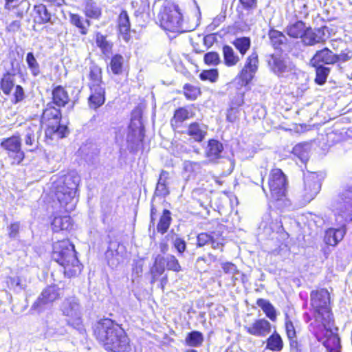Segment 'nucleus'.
<instances>
[{
    "mask_svg": "<svg viewBox=\"0 0 352 352\" xmlns=\"http://www.w3.org/2000/svg\"><path fill=\"white\" fill-rule=\"evenodd\" d=\"M309 296L312 316L306 314V321L314 320L309 325L310 331L328 352H341L340 338L333 332L338 328L335 327L330 292L327 288L316 287L310 292Z\"/></svg>",
    "mask_w": 352,
    "mask_h": 352,
    "instance_id": "obj_1",
    "label": "nucleus"
},
{
    "mask_svg": "<svg viewBox=\"0 0 352 352\" xmlns=\"http://www.w3.org/2000/svg\"><path fill=\"white\" fill-rule=\"evenodd\" d=\"M219 227V230L217 231L211 232V240L209 243H210L212 248L214 250H219L221 252L223 251V248L225 245V237L223 236L222 229L223 226L220 223L218 224Z\"/></svg>",
    "mask_w": 352,
    "mask_h": 352,
    "instance_id": "obj_38",
    "label": "nucleus"
},
{
    "mask_svg": "<svg viewBox=\"0 0 352 352\" xmlns=\"http://www.w3.org/2000/svg\"><path fill=\"white\" fill-rule=\"evenodd\" d=\"M346 232L345 225H342L338 228H329L325 231L324 242L328 245L336 246L343 239Z\"/></svg>",
    "mask_w": 352,
    "mask_h": 352,
    "instance_id": "obj_24",
    "label": "nucleus"
},
{
    "mask_svg": "<svg viewBox=\"0 0 352 352\" xmlns=\"http://www.w3.org/2000/svg\"><path fill=\"white\" fill-rule=\"evenodd\" d=\"M243 328L249 335L258 338H265L272 331L271 323L264 318H256L251 324L244 325Z\"/></svg>",
    "mask_w": 352,
    "mask_h": 352,
    "instance_id": "obj_18",
    "label": "nucleus"
},
{
    "mask_svg": "<svg viewBox=\"0 0 352 352\" xmlns=\"http://www.w3.org/2000/svg\"><path fill=\"white\" fill-rule=\"evenodd\" d=\"M289 341V345L290 350L293 352H301L302 351V345L300 343L296 340V337L287 338Z\"/></svg>",
    "mask_w": 352,
    "mask_h": 352,
    "instance_id": "obj_64",
    "label": "nucleus"
},
{
    "mask_svg": "<svg viewBox=\"0 0 352 352\" xmlns=\"http://www.w3.org/2000/svg\"><path fill=\"white\" fill-rule=\"evenodd\" d=\"M70 23L78 29L81 35H87L89 32V29L91 23L89 19H85L78 14L70 13L69 15Z\"/></svg>",
    "mask_w": 352,
    "mask_h": 352,
    "instance_id": "obj_31",
    "label": "nucleus"
},
{
    "mask_svg": "<svg viewBox=\"0 0 352 352\" xmlns=\"http://www.w3.org/2000/svg\"><path fill=\"white\" fill-rule=\"evenodd\" d=\"M132 6L135 9V12L140 14L144 13L149 8V4L147 1L140 0V2L136 1L132 2Z\"/></svg>",
    "mask_w": 352,
    "mask_h": 352,
    "instance_id": "obj_59",
    "label": "nucleus"
},
{
    "mask_svg": "<svg viewBox=\"0 0 352 352\" xmlns=\"http://www.w3.org/2000/svg\"><path fill=\"white\" fill-rule=\"evenodd\" d=\"M307 147V143H298L293 147L292 151V153L298 157L304 164H306L309 160Z\"/></svg>",
    "mask_w": 352,
    "mask_h": 352,
    "instance_id": "obj_43",
    "label": "nucleus"
},
{
    "mask_svg": "<svg viewBox=\"0 0 352 352\" xmlns=\"http://www.w3.org/2000/svg\"><path fill=\"white\" fill-rule=\"evenodd\" d=\"M173 246L179 254H183L186 250V243L184 239L181 237H177L175 239Z\"/></svg>",
    "mask_w": 352,
    "mask_h": 352,
    "instance_id": "obj_60",
    "label": "nucleus"
},
{
    "mask_svg": "<svg viewBox=\"0 0 352 352\" xmlns=\"http://www.w3.org/2000/svg\"><path fill=\"white\" fill-rule=\"evenodd\" d=\"M51 261L62 267L65 278L72 279L80 276L83 264L78 257L74 244L67 238L56 241L52 245Z\"/></svg>",
    "mask_w": 352,
    "mask_h": 352,
    "instance_id": "obj_3",
    "label": "nucleus"
},
{
    "mask_svg": "<svg viewBox=\"0 0 352 352\" xmlns=\"http://www.w3.org/2000/svg\"><path fill=\"white\" fill-rule=\"evenodd\" d=\"M327 31L325 25L313 28L302 20L289 23L285 28V32L290 38L300 41L304 46L324 44L328 38Z\"/></svg>",
    "mask_w": 352,
    "mask_h": 352,
    "instance_id": "obj_4",
    "label": "nucleus"
},
{
    "mask_svg": "<svg viewBox=\"0 0 352 352\" xmlns=\"http://www.w3.org/2000/svg\"><path fill=\"white\" fill-rule=\"evenodd\" d=\"M93 336L108 352H130V339L122 324L103 318L93 326Z\"/></svg>",
    "mask_w": 352,
    "mask_h": 352,
    "instance_id": "obj_2",
    "label": "nucleus"
},
{
    "mask_svg": "<svg viewBox=\"0 0 352 352\" xmlns=\"http://www.w3.org/2000/svg\"><path fill=\"white\" fill-rule=\"evenodd\" d=\"M94 40L96 46L100 49L102 54L109 56L113 52V43L107 39V36L100 32L94 33Z\"/></svg>",
    "mask_w": 352,
    "mask_h": 352,
    "instance_id": "obj_29",
    "label": "nucleus"
},
{
    "mask_svg": "<svg viewBox=\"0 0 352 352\" xmlns=\"http://www.w3.org/2000/svg\"><path fill=\"white\" fill-rule=\"evenodd\" d=\"M218 77L219 73L217 69H205L199 74V78L201 80H208L211 82H214Z\"/></svg>",
    "mask_w": 352,
    "mask_h": 352,
    "instance_id": "obj_48",
    "label": "nucleus"
},
{
    "mask_svg": "<svg viewBox=\"0 0 352 352\" xmlns=\"http://www.w3.org/2000/svg\"><path fill=\"white\" fill-rule=\"evenodd\" d=\"M62 311L63 315L67 316H73L76 314L75 305L74 302H67L63 305Z\"/></svg>",
    "mask_w": 352,
    "mask_h": 352,
    "instance_id": "obj_62",
    "label": "nucleus"
},
{
    "mask_svg": "<svg viewBox=\"0 0 352 352\" xmlns=\"http://www.w3.org/2000/svg\"><path fill=\"white\" fill-rule=\"evenodd\" d=\"M80 93V91H78L77 95L71 98L65 86L53 84L51 87V101L49 103L59 108L67 106L73 108L79 102Z\"/></svg>",
    "mask_w": 352,
    "mask_h": 352,
    "instance_id": "obj_12",
    "label": "nucleus"
},
{
    "mask_svg": "<svg viewBox=\"0 0 352 352\" xmlns=\"http://www.w3.org/2000/svg\"><path fill=\"white\" fill-rule=\"evenodd\" d=\"M164 272V267L162 265H157V261H155L153 266L149 270V274L151 275V283L153 284L155 282L158 280L160 276L163 275Z\"/></svg>",
    "mask_w": 352,
    "mask_h": 352,
    "instance_id": "obj_46",
    "label": "nucleus"
},
{
    "mask_svg": "<svg viewBox=\"0 0 352 352\" xmlns=\"http://www.w3.org/2000/svg\"><path fill=\"white\" fill-rule=\"evenodd\" d=\"M316 69V77L314 79L315 82L318 85H324L330 73V69L322 65L311 63Z\"/></svg>",
    "mask_w": 352,
    "mask_h": 352,
    "instance_id": "obj_40",
    "label": "nucleus"
},
{
    "mask_svg": "<svg viewBox=\"0 0 352 352\" xmlns=\"http://www.w3.org/2000/svg\"><path fill=\"white\" fill-rule=\"evenodd\" d=\"M222 54L223 63L227 67H234L240 61L239 56L230 45H224L222 47Z\"/></svg>",
    "mask_w": 352,
    "mask_h": 352,
    "instance_id": "obj_36",
    "label": "nucleus"
},
{
    "mask_svg": "<svg viewBox=\"0 0 352 352\" xmlns=\"http://www.w3.org/2000/svg\"><path fill=\"white\" fill-rule=\"evenodd\" d=\"M126 64V62L122 54H115L110 58L109 67L113 74L121 75L125 69Z\"/></svg>",
    "mask_w": 352,
    "mask_h": 352,
    "instance_id": "obj_33",
    "label": "nucleus"
},
{
    "mask_svg": "<svg viewBox=\"0 0 352 352\" xmlns=\"http://www.w3.org/2000/svg\"><path fill=\"white\" fill-rule=\"evenodd\" d=\"M88 87H104V83L102 78V69L94 65L89 67L88 74Z\"/></svg>",
    "mask_w": 352,
    "mask_h": 352,
    "instance_id": "obj_27",
    "label": "nucleus"
},
{
    "mask_svg": "<svg viewBox=\"0 0 352 352\" xmlns=\"http://www.w3.org/2000/svg\"><path fill=\"white\" fill-rule=\"evenodd\" d=\"M197 268L201 273H206L208 272V269L206 267L207 266H210V263L208 261L207 258L205 256H199L197 258Z\"/></svg>",
    "mask_w": 352,
    "mask_h": 352,
    "instance_id": "obj_58",
    "label": "nucleus"
},
{
    "mask_svg": "<svg viewBox=\"0 0 352 352\" xmlns=\"http://www.w3.org/2000/svg\"><path fill=\"white\" fill-rule=\"evenodd\" d=\"M336 63H344L352 58V50L345 48L340 54H336Z\"/></svg>",
    "mask_w": 352,
    "mask_h": 352,
    "instance_id": "obj_57",
    "label": "nucleus"
},
{
    "mask_svg": "<svg viewBox=\"0 0 352 352\" xmlns=\"http://www.w3.org/2000/svg\"><path fill=\"white\" fill-rule=\"evenodd\" d=\"M30 19L32 22V30L36 32L41 27L52 23V15L47 6L40 3L33 6Z\"/></svg>",
    "mask_w": 352,
    "mask_h": 352,
    "instance_id": "obj_15",
    "label": "nucleus"
},
{
    "mask_svg": "<svg viewBox=\"0 0 352 352\" xmlns=\"http://www.w3.org/2000/svg\"><path fill=\"white\" fill-rule=\"evenodd\" d=\"M226 10L225 9L221 10V12L213 19L212 21L208 25V28L210 30H214L226 21Z\"/></svg>",
    "mask_w": 352,
    "mask_h": 352,
    "instance_id": "obj_54",
    "label": "nucleus"
},
{
    "mask_svg": "<svg viewBox=\"0 0 352 352\" xmlns=\"http://www.w3.org/2000/svg\"><path fill=\"white\" fill-rule=\"evenodd\" d=\"M288 179L279 168L270 170L267 177L268 192L263 188L265 197L271 203L284 202L287 199Z\"/></svg>",
    "mask_w": 352,
    "mask_h": 352,
    "instance_id": "obj_7",
    "label": "nucleus"
},
{
    "mask_svg": "<svg viewBox=\"0 0 352 352\" xmlns=\"http://www.w3.org/2000/svg\"><path fill=\"white\" fill-rule=\"evenodd\" d=\"M204 338V335L199 331H192L186 334L184 340L186 346L190 347H199L202 345Z\"/></svg>",
    "mask_w": 352,
    "mask_h": 352,
    "instance_id": "obj_39",
    "label": "nucleus"
},
{
    "mask_svg": "<svg viewBox=\"0 0 352 352\" xmlns=\"http://www.w3.org/2000/svg\"><path fill=\"white\" fill-rule=\"evenodd\" d=\"M60 298V294L58 286L54 284L47 285L42 290L40 296L33 303L32 308L40 311L43 306L52 304Z\"/></svg>",
    "mask_w": 352,
    "mask_h": 352,
    "instance_id": "obj_16",
    "label": "nucleus"
},
{
    "mask_svg": "<svg viewBox=\"0 0 352 352\" xmlns=\"http://www.w3.org/2000/svg\"><path fill=\"white\" fill-rule=\"evenodd\" d=\"M158 210L157 207L151 203L150 208V226L156 227L158 233L164 234L170 228L172 223L171 212L168 209H164L158 220L157 219Z\"/></svg>",
    "mask_w": 352,
    "mask_h": 352,
    "instance_id": "obj_14",
    "label": "nucleus"
},
{
    "mask_svg": "<svg viewBox=\"0 0 352 352\" xmlns=\"http://www.w3.org/2000/svg\"><path fill=\"white\" fill-rule=\"evenodd\" d=\"M74 222L69 214H54L50 221V226L53 232H69L74 228Z\"/></svg>",
    "mask_w": 352,
    "mask_h": 352,
    "instance_id": "obj_20",
    "label": "nucleus"
},
{
    "mask_svg": "<svg viewBox=\"0 0 352 352\" xmlns=\"http://www.w3.org/2000/svg\"><path fill=\"white\" fill-rule=\"evenodd\" d=\"M193 116L194 113L188 111L187 107H179L174 111L173 116L170 120V126L173 130L176 131L182 126L183 122Z\"/></svg>",
    "mask_w": 352,
    "mask_h": 352,
    "instance_id": "obj_25",
    "label": "nucleus"
},
{
    "mask_svg": "<svg viewBox=\"0 0 352 352\" xmlns=\"http://www.w3.org/2000/svg\"><path fill=\"white\" fill-rule=\"evenodd\" d=\"M243 101L236 104V105H232L228 109L227 113V120L231 122H234L237 119V113H239L238 108L242 104Z\"/></svg>",
    "mask_w": 352,
    "mask_h": 352,
    "instance_id": "obj_56",
    "label": "nucleus"
},
{
    "mask_svg": "<svg viewBox=\"0 0 352 352\" xmlns=\"http://www.w3.org/2000/svg\"><path fill=\"white\" fill-rule=\"evenodd\" d=\"M166 270L178 273L182 270L179 260L175 255L170 254L165 258Z\"/></svg>",
    "mask_w": 352,
    "mask_h": 352,
    "instance_id": "obj_44",
    "label": "nucleus"
},
{
    "mask_svg": "<svg viewBox=\"0 0 352 352\" xmlns=\"http://www.w3.org/2000/svg\"><path fill=\"white\" fill-rule=\"evenodd\" d=\"M201 170V164L197 162L186 161L184 164V170L189 175H196Z\"/></svg>",
    "mask_w": 352,
    "mask_h": 352,
    "instance_id": "obj_51",
    "label": "nucleus"
},
{
    "mask_svg": "<svg viewBox=\"0 0 352 352\" xmlns=\"http://www.w3.org/2000/svg\"><path fill=\"white\" fill-rule=\"evenodd\" d=\"M204 61L207 65H217L221 63V58L217 52H209L204 54Z\"/></svg>",
    "mask_w": 352,
    "mask_h": 352,
    "instance_id": "obj_50",
    "label": "nucleus"
},
{
    "mask_svg": "<svg viewBox=\"0 0 352 352\" xmlns=\"http://www.w3.org/2000/svg\"><path fill=\"white\" fill-rule=\"evenodd\" d=\"M145 138L144 126L142 122L137 129L131 128L129 132L128 142L133 151L142 148Z\"/></svg>",
    "mask_w": 352,
    "mask_h": 352,
    "instance_id": "obj_22",
    "label": "nucleus"
},
{
    "mask_svg": "<svg viewBox=\"0 0 352 352\" xmlns=\"http://www.w3.org/2000/svg\"><path fill=\"white\" fill-rule=\"evenodd\" d=\"M168 173L164 170H162L160 174V178L157 183V190H161L163 191L164 195H167L169 191L167 188L166 179L168 178Z\"/></svg>",
    "mask_w": 352,
    "mask_h": 352,
    "instance_id": "obj_52",
    "label": "nucleus"
},
{
    "mask_svg": "<svg viewBox=\"0 0 352 352\" xmlns=\"http://www.w3.org/2000/svg\"><path fill=\"white\" fill-rule=\"evenodd\" d=\"M258 54L256 52H253L247 57L243 67L256 72L258 69Z\"/></svg>",
    "mask_w": 352,
    "mask_h": 352,
    "instance_id": "obj_47",
    "label": "nucleus"
},
{
    "mask_svg": "<svg viewBox=\"0 0 352 352\" xmlns=\"http://www.w3.org/2000/svg\"><path fill=\"white\" fill-rule=\"evenodd\" d=\"M265 349L272 352H280L284 348V341L276 331H274L265 340Z\"/></svg>",
    "mask_w": 352,
    "mask_h": 352,
    "instance_id": "obj_30",
    "label": "nucleus"
},
{
    "mask_svg": "<svg viewBox=\"0 0 352 352\" xmlns=\"http://www.w3.org/2000/svg\"><path fill=\"white\" fill-rule=\"evenodd\" d=\"M78 186L77 177L69 174L61 176L52 184V192L55 199L67 213L75 209Z\"/></svg>",
    "mask_w": 352,
    "mask_h": 352,
    "instance_id": "obj_5",
    "label": "nucleus"
},
{
    "mask_svg": "<svg viewBox=\"0 0 352 352\" xmlns=\"http://www.w3.org/2000/svg\"><path fill=\"white\" fill-rule=\"evenodd\" d=\"M334 216L340 223L352 221V186H345L338 192Z\"/></svg>",
    "mask_w": 352,
    "mask_h": 352,
    "instance_id": "obj_10",
    "label": "nucleus"
},
{
    "mask_svg": "<svg viewBox=\"0 0 352 352\" xmlns=\"http://www.w3.org/2000/svg\"><path fill=\"white\" fill-rule=\"evenodd\" d=\"M83 12L88 19H99L102 16V9L94 0H85Z\"/></svg>",
    "mask_w": 352,
    "mask_h": 352,
    "instance_id": "obj_35",
    "label": "nucleus"
},
{
    "mask_svg": "<svg viewBox=\"0 0 352 352\" xmlns=\"http://www.w3.org/2000/svg\"><path fill=\"white\" fill-rule=\"evenodd\" d=\"M336 54L333 53L328 47H323L317 50L311 59V63L318 65H334L336 64Z\"/></svg>",
    "mask_w": 352,
    "mask_h": 352,
    "instance_id": "obj_26",
    "label": "nucleus"
},
{
    "mask_svg": "<svg viewBox=\"0 0 352 352\" xmlns=\"http://www.w3.org/2000/svg\"><path fill=\"white\" fill-rule=\"evenodd\" d=\"M131 22L129 15L126 10H122L117 18V30L125 41L131 38Z\"/></svg>",
    "mask_w": 352,
    "mask_h": 352,
    "instance_id": "obj_23",
    "label": "nucleus"
},
{
    "mask_svg": "<svg viewBox=\"0 0 352 352\" xmlns=\"http://www.w3.org/2000/svg\"><path fill=\"white\" fill-rule=\"evenodd\" d=\"M255 73V72L243 67L237 75L239 83L242 86L248 85L252 80Z\"/></svg>",
    "mask_w": 352,
    "mask_h": 352,
    "instance_id": "obj_45",
    "label": "nucleus"
},
{
    "mask_svg": "<svg viewBox=\"0 0 352 352\" xmlns=\"http://www.w3.org/2000/svg\"><path fill=\"white\" fill-rule=\"evenodd\" d=\"M0 146L12 166L21 164L25 159L21 138L19 133L3 138L0 142Z\"/></svg>",
    "mask_w": 352,
    "mask_h": 352,
    "instance_id": "obj_9",
    "label": "nucleus"
},
{
    "mask_svg": "<svg viewBox=\"0 0 352 352\" xmlns=\"http://www.w3.org/2000/svg\"><path fill=\"white\" fill-rule=\"evenodd\" d=\"M284 328L287 338L297 336V331L294 324L287 315L285 318Z\"/></svg>",
    "mask_w": 352,
    "mask_h": 352,
    "instance_id": "obj_49",
    "label": "nucleus"
},
{
    "mask_svg": "<svg viewBox=\"0 0 352 352\" xmlns=\"http://www.w3.org/2000/svg\"><path fill=\"white\" fill-rule=\"evenodd\" d=\"M182 93L185 98L188 101H195L202 94L200 87L190 83H186L184 85Z\"/></svg>",
    "mask_w": 352,
    "mask_h": 352,
    "instance_id": "obj_37",
    "label": "nucleus"
},
{
    "mask_svg": "<svg viewBox=\"0 0 352 352\" xmlns=\"http://www.w3.org/2000/svg\"><path fill=\"white\" fill-rule=\"evenodd\" d=\"M89 95L87 104L90 109L96 110L102 107L106 100L105 87H88Z\"/></svg>",
    "mask_w": 352,
    "mask_h": 352,
    "instance_id": "obj_21",
    "label": "nucleus"
},
{
    "mask_svg": "<svg viewBox=\"0 0 352 352\" xmlns=\"http://www.w3.org/2000/svg\"><path fill=\"white\" fill-rule=\"evenodd\" d=\"M239 2L242 8L248 12L256 9L257 7L256 0H239Z\"/></svg>",
    "mask_w": 352,
    "mask_h": 352,
    "instance_id": "obj_63",
    "label": "nucleus"
},
{
    "mask_svg": "<svg viewBox=\"0 0 352 352\" xmlns=\"http://www.w3.org/2000/svg\"><path fill=\"white\" fill-rule=\"evenodd\" d=\"M267 35L270 43L274 50H281L282 47L287 43L288 41L285 34L274 28L269 29Z\"/></svg>",
    "mask_w": 352,
    "mask_h": 352,
    "instance_id": "obj_28",
    "label": "nucleus"
},
{
    "mask_svg": "<svg viewBox=\"0 0 352 352\" xmlns=\"http://www.w3.org/2000/svg\"><path fill=\"white\" fill-rule=\"evenodd\" d=\"M160 25L166 31L179 32L182 31V14L175 1L166 0L159 12Z\"/></svg>",
    "mask_w": 352,
    "mask_h": 352,
    "instance_id": "obj_8",
    "label": "nucleus"
},
{
    "mask_svg": "<svg viewBox=\"0 0 352 352\" xmlns=\"http://www.w3.org/2000/svg\"><path fill=\"white\" fill-rule=\"evenodd\" d=\"M186 133L195 142H201L207 135V131L201 128L199 123L192 122L188 125Z\"/></svg>",
    "mask_w": 352,
    "mask_h": 352,
    "instance_id": "obj_32",
    "label": "nucleus"
},
{
    "mask_svg": "<svg viewBox=\"0 0 352 352\" xmlns=\"http://www.w3.org/2000/svg\"><path fill=\"white\" fill-rule=\"evenodd\" d=\"M60 109L54 104L47 103L43 110L40 122L45 126V140H52L54 136L58 139H63L69 133L67 126L61 124L63 115Z\"/></svg>",
    "mask_w": 352,
    "mask_h": 352,
    "instance_id": "obj_6",
    "label": "nucleus"
},
{
    "mask_svg": "<svg viewBox=\"0 0 352 352\" xmlns=\"http://www.w3.org/2000/svg\"><path fill=\"white\" fill-rule=\"evenodd\" d=\"M321 189V179L316 173H310L304 177L302 196L310 201L319 193Z\"/></svg>",
    "mask_w": 352,
    "mask_h": 352,
    "instance_id": "obj_17",
    "label": "nucleus"
},
{
    "mask_svg": "<svg viewBox=\"0 0 352 352\" xmlns=\"http://www.w3.org/2000/svg\"><path fill=\"white\" fill-rule=\"evenodd\" d=\"M15 74L10 71L5 72L0 78V89L6 96H10L14 88L11 102L17 104L23 101L25 97L23 87L20 85H15Z\"/></svg>",
    "mask_w": 352,
    "mask_h": 352,
    "instance_id": "obj_11",
    "label": "nucleus"
},
{
    "mask_svg": "<svg viewBox=\"0 0 352 352\" xmlns=\"http://www.w3.org/2000/svg\"><path fill=\"white\" fill-rule=\"evenodd\" d=\"M211 232H201L197 236V241H196V247L197 248H202L206 245L208 244L210 241L211 240Z\"/></svg>",
    "mask_w": 352,
    "mask_h": 352,
    "instance_id": "obj_55",
    "label": "nucleus"
},
{
    "mask_svg": "<svg viewBox=\"0 0 352 352\" xmlns=\"http://www.w3.org/2000/svg\"><path fill=\"white\" fill-rule=\"evenodd\" d=\"M232 43L240 54L243 56L250 48L251 40L248 36L237 37Z\"/></svg>",
    "mask_w": 352,
    "mask_h": 352,
    "instance_id": "obj_42",
    "label": "nucleus"
},
{
    "mask_svg": "<svg viewBox=\"0 0 352 352\" xmlns=\"http://www.w3.org/2000/svg\"><path fill=\"white\" fill-rule=\"evenodd\" d=\"M221 267L224 274L232 276V277L239 273L237 266L230 261L222 263Z\"/></svg>",
    "mask_w": 352,
    "mask_h": 352,
    "instance_id": "obj_53",
    "label": "nucleus"
},
{
    "mask_svg": "<svg viewBox=\"0 0 352 352\" xmlns=\"http://www.w3.org/2000/svg\"><path fill=\"white\" fill-rule=\"evenodd\" d=\"M267 62L270 71L278 76H283L295 69L294 64L280 54H270Z\"/></svg>",
    "mask_w": 352,
    "mask_h": 352,
    "instance_id": "obj_13",
    "label": "nucleus"
},
{
    "mask_svg": "<svg viewBox=\"0 0 352 352\" xmlns=\"http://www.w3.org/2000/svg\"><path fill=\"white\" fill-rule=\"evenodd\" d=\"M8 236L10 238H15L18 236L20 230V223L19 221L11 223L8 228Z\"/></svg>",
    "mask_w": 352,
    "mask_h": 352,
    "instance_id": "obj_61",
    "label": "nucleus"
},
{
    "mask_svg": "<svg viewBox=\"0 0 352 352\" xmlns=\"http://www.w3.org/2000/svg\"><path fill=\"white\" fill-rule=\"evenodd\" d=\"M25 62L32 76L37 77L41 74L40 65L33 52H30L27 53Z\"/></svg>",
    "mask_w": 352,
    "mask_h": 352,
    "instance_id": "obj_41",
    "label": "nucleus"
},
{
    "mask_svg": "<svg viewBox=\"0 0 352 352\" xmlns=\"http://www.w3.org/2000/svg\"><path fill=\"white\" fill-rule=\"evenodd\" d=\"M224 146L218 140L211 138L207 142L204 156L209 163L216 164L223 157Z\"/></svg>",
    "mask_w": 352,
    "mask_h": 352,
    "instance_id": "obj_19",
    "label": "nucleus"
},
{
    "mask_svg": "<svg viewBox=\"0 0 352 352\" xmlns=\"http://www.w3.org/2000/svg\"><path fill=\"white\" fill-rule=\"evenodd\" d=\"M256 304L262 309L265 315L272 322L277 320V312L274 305L267 300L258 298Z\"/></svg>",
    "mask_w": 352,
    "mask_h": 352,
    "instance_id": "obj_34",
    "label": "nucleus"
}]
</instances>
